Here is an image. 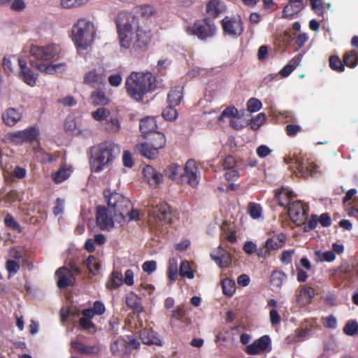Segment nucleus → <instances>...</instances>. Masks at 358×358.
<instances>
[{
	"label": "nucleus",
	"mask_w": 358,
	"mask_h": 358,
	"mask_svg": "<svg viewBox=\"0 0 358 358\" xmlns=\"http://www.w3.org/2000/svg\"><path fill=\"white\" fill-rule=\"evenodd\" d=\"M57 279V286L60 289H64L69 285H72L75 281V278L71 270L66 267H61L55 272Z\"/></svg>",
	"instance_id": "6ab92c4d"
},
{
	"label": "nucleus",
	"mask_w": 358,
	"mask_h": 358,
	"mask_svg": "<svg viewBox=\"0 0 358 358\" xmlns=\"http://www.w3.org/2000/svg\"><path fill=\"white\" fill-rule=\"evenodd\" d=\"M225 6L220 0H210L206 6V12L213 17H217L224 10Z\"/></svg>",
	"instance_id": "7c9ffc66"
},
{
	"label": "nucleus",
	"mask_w": 358,
	"mask_h": 358,
	"mask_svg": "<svg viewBox=\"0 0 358 358\" xmlns=\"http://www.w3.org/2000/svg\"><path fill=\"white\" fill-rule=\"evenodd\" d=\"M218 251L220 252V255L218 256H216L215 252H212L210 254L211 258L220 267H227L231 262V257L229 253H228L221 247L218 248Z\"/></svg>",
	"instance_id": "c756f323"
},
{
	"label": "nucleus",
	"mask_w": 358,
	"mask_h": 358,
	"mask_svg": "<svg viewBox=\"0 0 358 358\" xmlns=\"http://www.w3.org/2000/svg\"><path fill=\"white\" fill-rule=\"evenodd\" d=\"M222 287L223 293L228 296H231L236 291L235 282L229 278L222 280Z\"/></svg>",
	"instance_id": "37998d69"
},
{
	"label": "nucleus",
	"mask_w": 358,
	"mask_h": 358,
	"mask_svg": "<svg viewBox=\"0 0 358 358\" xmlns=\"http://www.w3.org/2000/svg\"><path fill=\"white\" fill-rule=\"evenodd\" d=\"M136 30L135 37L131 36V47L129 48L131 53H138L147 49L152 36L150 29L138 27Z\"/></svg>",
	"instance_id": "6e6552de"
},
{
	"label": "nucleus",
	"mask_w": 358,
	"mask_h": 358,
	"mask_svg": "<svg viewBox=\"0 0 358 358\" xmlns=\"http://www.w3.org/2000/svg\"><path fill=\"white\" fill-rule=\"evenodd\" d=\"M84 264L92 273L96 275L99 273L100 269V263L94 256L90 255L84 262Z\"/></svg>",
	"instance_id": "a19ab883"
},
{
	"label": "nucleus",
	"mask_w": 358,
	"mask_h": 358,
	"mask_svg": "<svg viewBox=\"0 0 358 358\" xmlns=\"http://www.w3.org/2000/svg\"><path fill=\"white\" fill-rule=\"evenodd\" d=\"M262 106V102L255 98H250L247 102L248 110L250 113H255L259 110Z\"/></svg>",
	"instance_id": "bf43d9fd"
},
{
	"label": "nucleus",
	"mask_w": 358,
	"mask_h": 358,
	"mask_svg": "<svg viewBox=\"0 0 358 358\" xmlns=\"http://www.w3.org/2000/svg\"><path fill=\"white\" fill-rule=\"evenodd\" d=\"M71 173V170L66 166H61L56 172L52 174V178L55 183H61L67 180Z\"/></svg>",
	"instance_id": "c9c22d12"
},
{
	"label": "nucleus",
	"mask_w": 358,
	"mask_h": 358,
	"mask_svg": "<svg viewBox=\"0 0 358 358\" xmlns=\"http://www.w3.org/2000/svg\"><path fill=\"white\" fill-rule=\"evenodd\" d=\"M175 107L169 104L168 107L164 109L162 116L165 120L171 121L177 117L178 111Z\"/></svg>",
	"instance_id": "4d7b16f0"
},
{
	"label": "nucleus",
	"mask_w": 358,
	"mask_h": 358,
	"mask_svg": "<svg viewBox=\"0 0 358 358\" xmlns=\"http://www.w3.org/2000/svg\"><path fill=\"white\" fill-rule=\"evenodd\" d=\"M91 100L95 106H105L109 103V99L101 88L92 92Z\"/></svg>",
	"instance_id": "f704fd0d"
},
{
	"label": "nucleus",
	"mask_w": 358,
	"mask_h": 358,
	"mask_svg": "<svg viewBox=\"0 0 358 358\" xmlns=\"http://www.w3.org/2000/svg\"><path fill=\"white\" fill-rule=\"evenodd\" d=\"M140 338L143 343L145 345H162V341L157 333L150 329H143L140 331Z\"/></svg>",
	"instance_id": "5701e85b"
},
{
	"label": "nucleus",
	"mask_w": 358,
	"mask_h": 358,
	"mask_svg": "<svg viewBox=\"0 0 358 358\" xmlns=\"http://www.w3.org/2000/svg\"><path fill=\"white\" fill-rule=\"evenodd\" d=\"M34 155L36 158L41 162L45 163L52 161V157L39 146L35 148Z\"/></svg>",
	"instance_id": "8fccbe9b"
},
{
	"label": "nucleus",
	"mask_w": 358,
	"mask_h": 358,
	"mask_svg": "<svg viewBox=\"0 0 358 358\" xmlns=\"http://www.w3.org/2000/svg\"><path fill=\"white\" fill-rule=\"evenodd\" d=\"M123 283V275L121 272L113 271L110 275L106 282V287L113 290L120 287Z\"/></svg>",
	"instance_id": "2f4dec72"
},
{
	"label": "nucleus",
	"mask_w": 358,
	"mask_h": 358,
	"mask_svg": "<svg viewBox=\"0 0 358 358\" xmlns=\"http://www.w3.org/2000/svg\"><path fill=\"white\" fill-rule=\"evenodd\" d=\"M199 182V173L196 162L189 159L183 166L182 174L180 176V184L187 183L196 187Z\"/></svg>",
	"instance_id": "9d476101"
},
{
	"label": "nucleus",
	"mask_w": 358,
	"mask_h": 358,
	"mask_svg": "<svg viewBox=\"0 0 358 358\" xmlns=\"http://www.w3.org/2000/svg\"><path fill=\"white\" fill-rule=\"evenodd\" d=\"M150 215L163 222H169L171 219L170 207L164 202L156 204L152 203Z\"/></svg>",
	"instance_id": "f3484780"
},
{
	"label": "nucleus",
	"mask_w": 358,
	"mask_h": 358,
	"mask_svg": "<svg viewBox=\"0 0 358 358\" xmlns=\"http://www.w3.org/2000/svg\"><path fill=\"white\" fill-rule=\"evenodd\" d=\"M179 273L182 277L188 279H192L194 277V271L192 270L189 263L187 260H184L180 263Z\"/></svg>",
	"instance_id": "a18cd8bd"
},
{
	"label": "nucleus",
	"mask_w": 358,
	"mask_h": 358,
	"mask_svg": "<svg viewBox=\"0 0 358 358\" xmlns=\"http://www.w3.org/2000/svg\"><path fill=\"white\" fill-rule=\"evenodd\" d=\"M294 253V250H287L282 252L280 261L282 264L288 265L292 262V257Z\"/></svg>",
	"instance_id": "0e129e2a"
},
{
	"label": "nucleus",
	"mask_w": 358,
	"mask_h": 358,
	"mask_svg": "<svg viewBox=\"0 0 358 358\" xmlns=\"http://www.w3.org/2000/svg\"><path fill=\"white\" fill-rule=\"evenodd\" d=\"M96 219L97 224L102 230L111 229L114 226L112 215L104 206L97 208Z\"/></svg>",
	"instance_id": "dca6fc26"
},
{
	"label": "nucleus",
	"mask_w": 358,
	"mask_h": 358,
	"mask_svg": "<svg viewBox=\"0 0 358 358\" xmlns=\"http://www.w3.org/2000/svg\"><path fill=\"white\" fill-rule=\"evenodd\" d=\"M272 349L271 340L269 336L264 335L254 341L245 347V352L250 355H258L264 352H270Z\"/></svg>",
	"instance_id": "f8f14e48"
},
{
	"label": "nucleus",
	"mask_w": 358,
	"mask_h": 358,
	"mask_svg": "<svg viewBox=\"0 0 358 358\" xmlns=\"http://www.w3.org/2000/svg\"><path fill=\"white\" fill-rule=\"evenodd\" d=\"M264 244L265 247L267 248V250L269 251V252L272 250H276L282 248L281 244H279L276 241V238L273 237L268 238L265 241Z\"/></svg>",
	"instance_id": "052dcab7"
},
{
	"label": "nucleus",
	"mask_w": 358,
	"mask_h": 358,
	"mask_svg": "<svg viewBox=\"0 0 358 358\" xmlns=\"http://www.w3.org/2000/svg\"><path fill=\"white\" fill-rule=\"evenodd\" d=\"M315 295L313 288L311 287L303 285L300 287L297 294V302L301 305H305L308 303Z\"/></svg>",
	"instance_id": "a878e982"
},
{
	"label": "nucleus",
	"mask_w": 358,
	"mask_h": 358,
	"mask_svg": "<svg viewBox=\"0 0 358 358\" xmlns=\"http://www.w3.org/2000/svg\"><path fill=\"white\" fill-rule=\"evenodd\" d=\"M125 87L129 96L139 101L157 87V80L150 72L132 71L126 79Z\"/></svg>",
	"instance_id": "f03ea898"
},
{
	"label": "nucleus",
	"mask_w": 358,
	"mask_h": 358,
	"mask_svg": "<svg viewBox=\"0 0 358 358\" xmlns=\"http://www.w3.org/2000/svg\"><path fill=\"white\" fill-rule=\"evenodd\" d=\"M29 52L31 65L41 72L53 74L64 66L62 63H50L51 59L59 52V47L56 44H48L43 46L31 45Z\"/></svg>",
	"instance_id": "f257e3e1"
},
{
	"label": "nucleus",
	"mask_w": 358,
	"mask_h": 358,
	"mask_svg": "<svg viewBox=\"0 0 358 358\" xmlns=\"http://www.w3.org/2000/svg\"><path fill=\"white\" fill-rule=\"evenodd\" d=\"M22 250L13 249L10 252V255L14 259H8L6 263V268L8 273V277H13L17 274L20 270V266L19 260L22 257Z\"/></svg>",
	"instance_id": "a211bd4d"
},
{
	"label": "nucleus",
	"mask_w": 358,
	"mask_h": 358,
	"mask_svg": "<svg viewBox=\"0 0 358 358\" xmlns=\"http://www.w3.org/2000/svg\"><path fill=\"white\" fill-rule=\"evenodd\" d=\"M121 129V124L120 120L117 117H110L109 120H106V129L113 132L117 133Z\"/></svg>",
	"instance_id": "864d4df0"
},
{
	"label": "nucleus",
	"mask_w": 358,
	"mask_h": 358,
	"mask_svg": "<svg viewBox=\"0 0 358 358\" xmlns=\"http://www.w3.org/2000/svg\"><path fill=\"white\" fill-rule=\"evenodd\" d=\"M238 110L234 106H228L219 115L218 120L222 121L224 119H228L230 121L235 115H238Z\"/></svg>",
	"instance_id": "3c124183"
},
{
	"label": "nucleus",
	"mask_w": 358,
	"mask_h": 358,
	"mask_svg": "<svg viewBox=\"0 0 358 358\" xmlns=\"http://www.w3.org/2000/svg\"><path fill=\"white\" fill-rule=\"evenodd\" d=\"M119 320L116 317H112L108 322V330L112 334H117L118 331Z\"/></svg>",
	"instance_id": "69168bd1"
},
{
	"label": "nucleus",
	"mask_w": 358,
	"mask_h": 358,
	"mask_svg": "<svg viewBox=\"0 0 358 358\" xmlns=\"http://www.w3.org/2000/svg\"><path fill=\"white\" fill-rule=\"evenodd\" d=\"M285 162L290 164L291 169L299 177L314 176L317 173V166L300 152H294L292 155L285 157Z\"/></svg>",
	"instance_id": "423d86ee"
},
{
	"label": "nucleus",
	"mask_w": 358,
	"mask_h": 358,
	"mask_svg": "<svg viewBox=\"0 0 358 358\" xmlns=\"http://www.w3.org/2000/svg\"><path fill=\"white\" fill-rule=\"evenodd\" d=\"M139 152L144 157L153 159L158 155L157 148L152 143H143L137 145Z\"/></svg>",
	"instance_id": "473e14b6"
},
{
	"label": "nucleus",
	"mask_w": 358,
	"mask_h": 358,
	"mask_svg": "<svg viewBox=\"0 0 358 358\" xmlns=\"http://www.w3.org/2000/svg\"><path fill=\"white\" fill-rule=\"evenodd\" d=\"M122 82V76L121 73H115L108 77V83L113 87H118Z\"/></svg>",
	"instance_id": "338daca9"
},
{
	"label": "nucleus",
	"mask_w": 358,
	"mask_h": 358,
	"mask_svg": "<svg viewBox=\"0 0 358 358\" xmlns=\"http://www.w3.org/2000/svg\"><path fill=\"white\" fill-rule=\"evenodd\" d=\"M110 350L115 355H120L127 352L126 341L124 339H117L110 345Z\"/></svg>",
	"instance_id": "ea45409f"
},
{
	"label": "nucleus",
	"mask_w": 358,
	"mask_h": 358,
	"mask_svg": "<svg viewBox=\"0 0 358 358\" xmlns=\"http://www.w3.org/2000/svg\"><path fill=\"white\" fill-rule=\"evenodd\" d=\"M83 82L92 87L100 89L106 84V76L103 72L92 69L85 73Z\"/></svg>",
	"instance_id": "2eb2a0df"
},
{
	"label": "nucleus",
	"mask_w": 358,
	"mask_h": 358,
	"mask_svg": "<svg viewBox=\"0 0 358 358\" xmlns=\"http://www.w3.org/2000/svg\"><path fill=\"white\" fill-rule=\"evenodd\" d=\"M178 275V262L176 258L169 259L168 277L171 281H175Z\"/></svg>",
	"instance_id": "09e8293b"
},
{
	"label": "nucleus",
	"mask_w": 358,
	"mask_h": 358,
	"mask_svg": "<svg viewBox=\"0 0 358 358\" xmlns=\"http://www.w3.org/2000/svg\"><path fill=\"white\" fill-rule=\"evenodd\" d=\"M96 29L94 24L87 18H80L72 27V40L76 48L85 50L92 43Z\"/></svg>",
	"instance_id": "20e7f679"
},
{
	"label": "nucleus",
	"mask_w": 358,
	"mask_h": 358,
	"mask_svg": "<svg viewBox=\"0 0 358 358\" xmlns=\"http://www.w3.org/2000/svg\"><path fill=\"white\" fill-rule=\"evenodd\" d=\"M104 195L107 199L108 206L111 208H113L116 213H118L122 217H124V212L131 206L130 201L122 194L116 192L110 194L108 192H105Z\"/></svg>",
	"instance_id": "9b49d317"
},
{
	"label": "nucleus",
	"mask_w": 358,
	"mask_h": 358,
	"mask_svg": "<svg viewBox=\"0 0 358 358\" xmlns=\"http://www.w3.org/2000/svg\"><path fill=\"white\" fill-rule=\"evenodd\" d=\"M346 211L350 217L358 218V199L355 201L354 203H349Z\"/></svg>",
	"instance_id": "680f3d73"
},
{
	"label": "nucleus",
	"mask_w": 358,
	"mask_h": 358,
	"mask_svg": "<svg viewBox=\"0 0 358 358\" xmlns=\"http://www.w3.org/2000/svg\"><path fill=\"white\" fill-rule=\"evenodd\" d=\"M157 268V262L154 260L146 261L142 265V269L144 272L150 274Z\"/></svg>",
	"instance_id": "e2e57ef3"
},
{
	"label": "nucleus",
	"mask_w": 358,
	"mask_h": 358,
	"mask_svg": "<svg viewBox=\"0 0 358 358\" xmlns=\"http://www.w3.org/2000/svg\"><path fill=\"white\" fill-rule=\"evenodd\" d=\"M127 305L131 308L136 313H140L143 311L141 299L134 293H130L126 298Z\"/></svg>",
	"instance_id": "e433bc0d"
},
{
	"label": "nucleus",
	"mask_w": 358,
	"mask_h": 358,
	"mask_svg": "<svg viewBox=\"0 0 358 358\" xmlns=\"http://www.w3.org/2000/svg\"><path fill=\"white\" fill-rule=\"evenodd\" d=\"M140 130L145 138L156 132L157 128V122L153 117H147L140 122Z\"/></svg>",
	"instance_id": "b1692460"
},
{
	"label": "nucleus",
	"mask_w": 358,
	"mask_h": 358,
	"mask_svg": "<svg viewBox=\"0 0 358 358\" xmlns=\"http://www.w3.org/2000/svg\"><path fill=\"white\" fill-rule=\"evenodd\" d=\"M116 24L122 48L131 47L132 31L138 27V18L131 13L120 12L116 17Z\"/></svg>",
	"instance_id": "39448f33"
},
{
	"label": "nucleus",
	"mask_w": 358,
	"mask_h": 358,
	"mask_svg": "<svg viewBox=\"0 0 358 358\" xmlns=\"http://www.w3.org/2000/svg\"><path fill=\"white\" fill-rule=\"evenodd\" d=\"M148 138L152 140L151 143L153 145V146H155V148H157V151L162 148L166 144V138L162 133L156 131L150 135V137L149 136Z\"/></svg>",
	"instance_id": "79ce46f5"
},
{
	"label": "nucleus",
	"mask_w": 358,
	"mask_h": 358,
	"mask_svg": "<svg viewBox=\"0 0 358 358\" xmlns=\"http://www.w3.org/2000/svg\"><path fill=\"white\" fill-rule=\"evenodd\" d=\"M183 98V87L180 85L176 86L170 90L168 94L167 99L169 104L176 106Z\"/></svg>",
	"instance_id": "bb28decb"
},
{
	"label": "nucleus",
	"mask_w": 358,
	"mask_h": 358,
	"mask_svg": "<svg viewBox=\"0 0 358 358\" xmlns=\"http://www.w3.org/2000/svg\"><path fill=\"white\" fill-rule=\"evenodd\" d=\"M343 331L348 336H354L358 332V324L355 321H349L344 327Z\"/></svg>",
	"instance_id": "13d9d810"
},
{
	"label": "nucleus",
	"mask_w": 358,
	"mask_h": 358,
	"mask_svg": "<svg viewBox=\"0 0 358 358\" xmlns=\"http://www.w3.org/2000/svg\"><path fill=\"white\" fill-rule=\"evenodd\" d=\"M39 131L36 127H31L27 129L15 131L10 134L12 142L22 144L24 142H32L37 138Z\"/></svg>",
	"instance_id": "ddd939ff"
},
{
	"label": "nucleus",
	"mask_w": 358,
	"mask_h": 358,
	"mask_svg": "<svg viewBox=\"0 0 358 358\" xmlns=\"http://www.w3.org/2000/svg\"><path fill=\"white\" fill-rule=\"evenodd\" d=\"M109 115H110L109 110H108L105 108H103V107L99 108L96 110H94L92 113V117L96 121H99V122L103 121L105 120H106L107 117Z\"/></svg>",
	"instance_id": "6e6d98bb"
},
{
	"label": "nucleus",
	"mask_w": 358,
	"mask_h": 358,
	"mask_svg": "<svg viewBox=\"0 0 358 358\" xmlns=\"http://www.w3.org/2000/svg\"><path fill=\"white\" fill-rule=\"evenodd\" d=\"M266 120V115L264 113H259L255 117L252 118L250 122L252 130H257Z\"/></svg>",
	"instance_id": "603ef678"
},
{
	"label": "nucleus",
	"mask_w": 358,
	"mask_h": 358,
	"mask_svg": "<svg viewBox=\"0 0 358 358\" xmlns=\"http://www.w3.org/2000/svg\"><path fill=\"white\" fill-rule=\"evenodd\" d=\"M120 152L119 145L113 142H104L92 147L90 150L91 171L100 173L108 168Z\"/></svg>",
	"instance_id": "7ed1b4c3"
},
{
	"label": "nucleus",
	"mask_w": 358,
	"mask_h": 358,
	"mask_svg": "<svg viewBox=\"0 0 358 358\" xmlns=\"http://www.w3.org/2000/svg\"><path fill=\"white\" fill-rule=\"evenodd\" d=\"M287 275L282 271H274L271 275V282L272 285L277 287H281L282 285L287 280Z\"/></svg>",
	"instance_id": "4c0bfd02"
},
{
	"label": "nucleus",
	"mask_w": 358,
	"mask_h": 358,
	"mask_svg": "<svg viewBox=\"0 0 358 358\" xmlns=\"http://www.w3.org/2000/svg\"><path fill=\"white\" fill-rule=\"evenodd\" d=\"M275 196L278 200L279 205L283 207L289 206L291 204V200L295 196L294 192L287 187H282L281 189L276 190Z\"/></svg>",
	"instance_id": "393cba45"
},
{
	"label": "nucleus",
	"mask_w": 358,
	"mask_h": 358,
	"mask_svg": "<svg viewBox=\"0 0 358 358\" xmlns=\"http://www.w3.org/2000/svg\"><path fill=\"white\" fill-rule=\"evenodd\" d=\"M71 345L73 349L84 355H96L100 352V348L96 345L87 346L81 342L72 341Z\"/></svg>",
	"instance_id": "c85d7f7f"
},
{
	"label": "nucleus",
	"mask_w": 358,
	"mask_h": 358,
	"mask_svg": "<svg viewBox=\"0 0 358 358\" xmlns=\"http://www.w3.org/2000/svg\"><path fill=\"white\" fill-rule=\"evenodd\" d=\"M143 174L151 187H157L163 180V176L151 166L144 167Z\"/></svg>",
	"instance_id": "412c9836"
},
{
	"label": "nucleus",
	"mask_w": 358,
	"mask_h": 358,
	"mask_svg": "<svg viewBox=\"0 0 358 358\" xmlns=\"http://www.w3.org/2000/svg\"><path fill=\"white\" fill-rule=\"evenodd\" d=\"M216 30L214 23L208 18L197 20L185 27V31L187 35L195 36L201 41L212 38L215 34Z\"/></svg>",
	"instance_id": "0eeeda50"
},
{
	"label": "nucleus",
	"mask_w": 358,
	"mask_h": 358,
	"mask_svg": "<svg viewBox=\"0 0 358 358\" xmlns=\"http://www.w3.org/2000/svg\"><path fill=\"white\" fill-rule=\"evenodd\" d=\"M3 123L8 127H13L22 119V113L15 108H7L1 115Z\"/></svg>",
	"instance_id": "aec40b11"
},
{
	"label": "nucleus",
	"mask_w": 358,
	"mask_h": 358,
	"mask_svg": "<svg viewBox=\"0 0 358 358\" xmlns=\"http://www.w3.org/2000/svg\"><path fill=\"white\" fill-rule=\"evenodd\" d=\"M16 60H17L21 69L22 76L24 82L31 87L34 86L37 80L36 75H35L31 69L27 66L26 62L22 58L18 57Z\"/></svg>",
	"instance_id": "4be33fe9"
},
{
	"label": "nucleus",
	"mask_w": 358,
	"mask_h": 358,
	"mask_svg": "<svg viewBox=\"0 0 358 358\" xmlns=\"http://www.w3.org/2000/svg\"><path fill=\"white\" fill-rule=\"evenodd\" d=\"M303 2L289 0V3L283 9V17L292 18L294 14L299 13L303 8Z\"/></svg>",
	"instance_id": "cd10ccee"
},
{
	"label": "nucleus",
	"mask_w": 358,
	"mask_h": 358,
	"mask_svg": "<svg viewBox=\"0 0 358 358\" xmlns=\"http://www.w3.org/2000/svg\"><path fill=\"white\" fill-rule=\"evenodd\" d=\"M89 0H60V5L64 9L80 7L86 4Z\"/></svg>",
	"instance_id": "49530a36"
},
{
	"label": "nucleus",
	"mask_w": 358,
	"mask_h": 358,
	"mask_svg": "<svg viewBox=\"0 0 358 358\" xmlns=\"http://www.w3.org/2000/svg\"><path fill=\"white\" fill-rule=\"evenodd\" d=\"M288 213L292 222L300 224L306 219L308 207L300 201L292 202L287 208Z\"/></svg>",
	"instance_id": "4468645a"
},
{
	"label": "nucleus",
	"mask_w": 358,
	"mask_h": 358,
	"mask_svg": "<svg viewBox=\"0 0 358 358\" xmlns=\"http://www.w3.org/2000/svg\"><path fill=\"white\" fill-rule=\"evenodd\" d=\"M135 13H139L144 17H149L155 14V9L150 5H141L134 9Z\"/></svg>",
	"instance_id": "c03bdc74"
},
{
	"label": "nucleus",
	"mask_w": 358,
	"mask_h": 358,
	"mask_svg": "<svg viewBox=\"0 0 358 358\" xmlns=\"http://www.w3.org/2000/svg\"><path fill=\"white\" fill-rule=\"evenodd\" d=\"M330 68L337 72H343L345 71V66L340 57L337 55H333L329 58Z\"/></svg>",
	"instance_id": "de8ad7c7"
},
{
	"label": "nucleus",
	"mask_w": 358,
	"mask_h": 358,
	"mask_svg": "<svg viewBox=\"0 0 358 358\" xmlns=\"http://www.w3.org/2000/svg\"><path fill=\"white\" fill-rule=\"evenodd\" d=\"M224 33L232 38H236L244 31L243 21L239 15L226 16L222 20Z\"/></svg>",
	"instance_id": "1a4fd4ad"
},
{
	"label": "nucleus",
	"mask_w": 358,
	"mask_h": 358,
	"mask_svg": "<svg viewBox=\"0 0 358 358\" xmlns=\"http://www.w3.org/2000/svg\"><path fill=\"white\" fill-rule=\"evenodd\" d=\"M248 214L253 219H258L262 216V208L259 204L250 203L248 209Z\"/></svg>",
	"instance_id": "5fc2aeb1"
},
{
	"label": "nucleus",
	"mask_w": 358,
	"mask_h": 358,
	"mask_svg": "<svg viewBox=\"0 0 358 358\" xmlns=\"http://www.w3.org/2000/svg\"><path fill=\"white\" fill-rule=\"evenodd\" d=\"M344 64L350 68H355L358 64V53L355 50H350L343 56Z\"/></svg>",
	"instance_id": "58836bf2"
},
{
	"label": "nucleus",
	"mask_w": 358,
	"mask_h": 358,
	"mask_svg": "<svg viewBox=\"0 0 358 358\" xmlns=\"http://www.w3.org/2000/svg\"><path fill=\"white\" fill-rule=\"evenodd\" d=\"M80 326L89 331H94V325L89 318H80L79 322Z\"/></svg>",
	"instance_id": "774afa93"
},
{
	"label": "nucleus",
	"mask_w": 358,
	"mask_h": 358,
	"mask_svg": "<svg viewBox=\"0 0 358 358\" xmlns=\"http://www.w3.org/2000/svg\"><path fill=\"white\" fill-rule=\"evenodd\" d=\"M182 171L183 166L173 164L167 167L166 174L171 180L176 181L178 183H180V176L182 174Z\"/></svg>",
	"instance_id": "72a5a7b5"
}]
</instances>
